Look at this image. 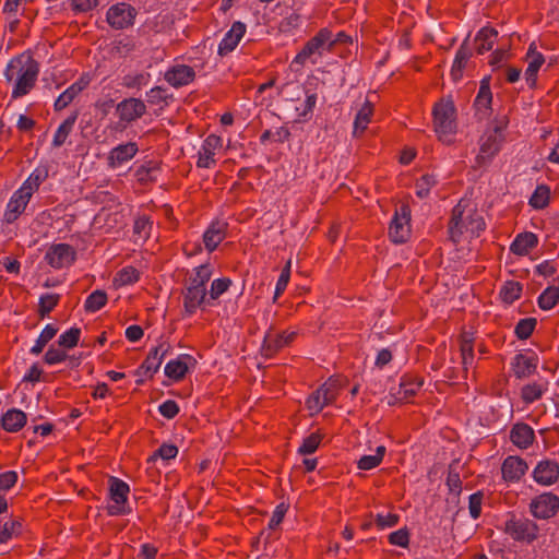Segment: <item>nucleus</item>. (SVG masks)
Here are the masks:
<instances>
[{"instance_id":"nucleus-39","label":"nucleus","mask_w":559,"mask_h":559,"mask_svg":"<svg viewBox=\"0 0 559 559\" xmlns=\"http://www.w3.org/2000/svg\"><path fill=\"white\" fill-rule=\"evenodd\" d=\"M550 201V188L547 185H538L530 198L528 204L535 210H543Z\"/></svg>"},{"instance_id":"nucleus-12","label":"nucleus","mask_w":559,"mask_h":559,"mask_svg":"<svg viewBox=\"0 0 559 559\" xmlns=\"http://www.w3.org/2000/svg\"><path fill=\"white\" fill-rule=\"evenodd\" d=\"M75 259L76 251L68 243L52 245L45 254L46 262L53 269L70 266Z\"/></svg>"},{"instance_id":"nucleus-20","label":"nucleus","mask_w":559,"mask_h":559,"mask_svg":"<svg viewBox=\"0 0 559 559\" xmlns=\"http://www.w3.org/2000/svg\"><path fill=\"white\" fill-rule=\"evenodd\" d=\"M197 365V359L189 355V354H182L177 359L170 360L165 366V374L174 380V381H180L182 380L189 368L194 367Z\"/></svg>"},{"instance_id":"nucleus-60","label":"nucleus","mask_w":559,"mask_h":559,"mask_svg":"<svg viewBox=\"0 0 559 559\" xmlns=\"http://www.w3.org/2000/svg\"><path fill=\"white\" fill-rule=\"evenodd\" d=\"M389 543L391 545L400 546L403 548L409 545V532L407 528L397 530L389 535Z\"/></svg>"},{"instance_id":"nucleus-8","label":"nucleus","mask_w":559,"mask_h":559,"mask_svg":"<svg viewBox=\"0 0 559 559\" xmlns=\"http://www.w3.org/2000/svg\"><path fill=\"white\" fill-rule=\"evenodd\" d=\"M130 488L129 485L117 478H109V495L114 504L107 507V514L111 516L124 515L130 513V508L127 506L128 495Z\"/></svg>"},{"instance_id":"nucleus-22","label":"nucleus","mask_w":559,"mask_h":559,"mask_svg":"<svg viewBox=\"0 0 559 559\" xmlns=\"http://www.w3.org/2000/svg\"><path fill=\"white\" fill-rule=\"evenodd\" d=\"M228 229V223L215 219L203 234V242L209 252H213L217 246L225 239Z\"/></svg>"},{"instance_id":"nucleus-62","label":"nucleus","mask_w":559,"mask_h":559,"mask_svg":"<svg viewBox=\"0 0 559 559\" xmlns=\"http://www.w3.org/2000/svg\"><path fill=\"white\" fill-rule=\"evenodd\" d=\"M156 174L157 171L154 170V168L139 167L135 170L134 176L141 185H147L157 180Z\"/></svg>"},{"instance_id":"nucleus-16","label":"nucleus","mask_w":559,"mask_h":559,"mask_svg":"<svg viewBox=\"0 0 559 559\" xmlns=\"http://www.w3.org/2000/svg\"><path fill=\"white\" fill-rule=\"evenodd\" d=\"M296 332L274 333L267 332L263 340L262 354L270 358L277 354L283 347L289 345L296 338Z\"/></svg>"},{"instance_id":"nucleus-49","label":"nucleus","mask_w":559,"mask_h":559,"mask_svg":"<svg viewBox=\"0 0 559 559\" xmlns=\"http://www.w3.org/2000/svg\"><path fill=\"white\" fill-rule=\"evenodd\" d=\"M59 329L56 324H47L37 336V354L57 335Z\"/></svg>"},{"instance_id":"nucleus-61","label":"nucleus","mask_w":559,"mask_h":559,"mask_svg":"<svg viewBox=\"0 0 559 559\" xmlns=\"http://www.w3.org/2000/svg\"><path fill=\"white\" fill-rule=\"evenodd\" d=\"M289 506L285 502H281L274 510L272 518L269 522V528L275 530L284 520L285 514L288 511Z\"/></svg>"},{"instance_id":"nucleus-64","label":"nucleus","mask_w":559,"mask_h":559,"mask_svg":"<svg viewBox=\"0 0 559 559\" xmlns=\"http://www.w3.org/2000/svg\"><path fill=\"white\" fill-rule=\"evenodd\" d=\"M159 413L167 419H173L179 414V406L174 400H167L158 407Z\"/></svg>"},{"instance_id":"nucleus-45","label":"nucleus","mask_w":559,"mask_h":559,"mask_svg":"<svg viewBox=\"0 0 559 559\" xmlns=\"http://www.w3.org/2000/svg\"><path fill=\"white\" fill-rule=\"evenodd\" d=\"M140 280V272L134 266H126L117 272L115 282H118L119 285H131L136 283Z\"/></svg>"},{"instance_id":"nucleus-25","label":"nucleus","mask_w":559,"mask_h":559,"mask_svg":"<svg viewBox=\"0 0 559 559\" xmlns=\"http://www.w3.org/2000/svg\"><path fill=\"white\" fill-rule=\"evenodd\" d=\"M527 463L520 456H508L501 466L502 478L506 481H518L527 471Z\"/></svg>"},{"instance_id":"nucleus-14","label":"nucleus","mask_w":559,"mask_h":559,"mask_svg":"<svg viewBox=\"0 0 559 559\" xmlns=\"http://www.w3.org/2000/svg\"><path fill=\"white\" fill-rule=\"evenodd\" d=\"M116 112L121 122L131 123L146 114V105L140 98H124L117 104Z\"/></svg>"},{"instance_id":"nucleus-6","label":"nucleus","mask_w":559,"mask_h":559,"mask_svg":"<svg viewBox=\"0 0 559 559\" xmlns=\"http://www.w3.org/2000/svg\"><path fill=\"white\" fill-rule=\"evenodd\" d=\"M34 185L35 178L33 177V174H31L23 186L13 193L4 212V221L7 223L11 224L15 222L17 217L24 212L33 195Z\"/></svg>"},{"instance_id":"nucleus-32","label":"nucleus","mask_w":559,"mask_h":559,"mask_svg":"<svg viewBox=\"0 0 559 559\" xmlns=\"http://www.w3.org/2000/svg\"><path fill=\"white\" fill-rule=\"evenodd\" d=\"M538 243V238L534 233L525 231L519 234L510 246V251L516 255H526L531 249Z\"/></svg>"},{"instance_id":"nucleus-38","label":"nucleus","mask_w":559,"mask_h":559,"mask_svg":"<svg viewBox=\"0 0 559 559\" xmlns=\"http://www.w3.org/2000/svg\"><path fill=\"white\" fill-rule=\"evenodd\" d=\"M60 295L59 294H44L39 297V301L37 304V318L39 320L45 319L49 316V313L55 309V307L59 304Z\"/></svg>"},{"instance_id":"nucleus-43","label":"nucleus","mask_w":559,"mask_h":559,"mask_svg":"<svg viewBox=\"0 0 559 559\" xmlns=\"http://www.w3.org/2000/svg\"><path fill=\"white\" fill-rule=\"evenodd\" d=\"M438 183L436 177L430 174L423 175L416 180V195L420 199L427 198L432 187Z\"/></svg>"},{"instance_id":"nucleus-28","label":"nucleus","mask_w":559,"mask_h":559,"mask_svg":"<svg viewBox=\"0 0 559 559\" xmlns=\"http://www.w3.org/2000/svg\"><path fill=\"white\" fill-rule=\"evenodd\" d=\"M424 384V378L413 374H405L402 377L401 383H400V390L399 395L401 397H395L393 402H389V405H394L397 400H408L417 394V392L421 389Z\"/></svg>"},{"instance_id":"nucleus-57","label":"nucleus","mask_w":559,"mask_h":559,"mask_svg":"<svg viewBox=\"0 0 559 559\" xmlns=\"http://www.w3.org/2000/svg\"><path fill=\"white\" fill-rule=\"evenodd\" d=\"M68 358L66 350L56 348L51 345L45 353L43 360L47 365H55L64 361Z\"/></svg>"},{"instance_id":"nucleus-7","label":"nucleus","mask_w":559,"mask_h":559,"mask_svg":"<svg viewBox=\"0 0 559 559\" xmlns=\"http://www.w3.org/2000/svg\"><path fill=\"white\" fill-rule=\"evenodd\" d=\"M411 207L402 204L395 210L394 216L389 226V237L394 243H404L411 237Z\"/></svg>"},{"instance_id":"nucleus-51","label":"nucleus","mask_w":559,"mask_h":559,"mask_svg":"<svg viewBox=\"0 0 559 559\" xmlns=\"http://www.w3.org/2000/svg\"><path fill=\"white\" fill-rule=\"evenodd\" d=\"M230 285L231 280L228 277L214 280L211 284L210 299L216 300L221 295L228 290Z\"/></svg>"},{"instance_id":"nucleus-53","label":"nucleus","mask_w":559,"mask_h":559,"mask_svg":"<svg viewBox=\"0 0 559 559\" xmlns=\"http://www.w3.org/2000/svg\"><path fill=\"white\" fill-rule=\"evenodd\" d=\"M173 96L166 93L162 86H155L147 92V103L151 105H158L160 103L168 104V99Z\"/></svg>"},{"instance_id":"nucleus-48","label":"nucleus","mask_w":559,"mask_h":559,"mask_svg":"<svg viewBox=\"0 0 559 559\" xmlns=\"http://www.w3.org/2000/svg\"><path fill=\"white\" fill-rule=\"evenodd\" d=\"M80 336L81 330L79 328H71L60 335L58 344L63 348H73L78 345Z\"/></svg>"},{"instance_id":"nucleus-56","label":"nucleus","mask_w":559,"mask_h":559,"mask_svg":"<svg viewBox=\"0 0 559 559\" xmlns=\"http://www.w3.org/2000/svg\"><path fill=\"white\" fill-rule=\"evenodd\" d=\"M150 74L138 73L134 75L128 74L123 76L122 85L127 88H141L146 85Z\"/></svg>"},{"instance_id":"nucleus-11","label":"nucleus","mask_w":559,"mask_h":559,"mask_svg":"<svg viewBox=\"0 0 559 559\" xmlns=\"http://www.w3.org/2000/svg\"><path fill=\"white\" fill-rule=\"evenodd\" d=\"M559 511V497L552 492H543L532 499L530 512L539 520H548Z\"/></svg>"},{"instance_id":"nucleus-18","label":"nucleus","mask_w":559,"mask_h":559,"mask_svg":"<svg viewBox=\"0 0 559 559\" xmlns=\"http://www.w3.org/2000/svg\"><path fill=\"white\" fill-rule=\"evenodd\" d=\"M90 74L83 73L78 81L71 84L59 95L53 104L55 110L60 111L68 107L74 100V98L90 85Z\"/></svg>"},{"instance_id":"nucleus-47","label":"nucleus","mask_w":559,"mask_h":559,"mask_svg":"<svg viewBox=\"0 0 559 559\" xmlns=\"http://www.w3.org/2000/svg\"><path fill=\"white\" fill-rule=\"evenodd\" d=\"M322 441V435L313 432L304 439L298 452L302 455L312 454L317 451L319 444Z\"/></svg>"},{"instance_id":"nucleus-50","label":"nucleus","mask_w":559,"mask_h":559,"mask_svg":"<svg viewBox=\"0 0 559 559\" xmlns=\"http://www.w3.org/2000/svg\"><path fill=\"white\" fill-rule=\"evenodd\" d=\"M22 523L17 520H11L0 527V543H7L13 535L21 533Z\"/></svg>"},{"instance_id":"nucleus-17","label":"nucleus","mask_w":559,"mask_h":559,"mask_svg":"<svg viewBox=\"0 0 559 559\" xmlns=\"http://www.w3.org/2000/svg\"><path fill=\"white\" fill-rule=\"evenodd\" d=\"M533 478L543 486L554 485L559 479V463L549 459L538 462L533 471Z\"/></svg>"},{"instance_id":"nucleus-19","label":"nucleus","mask_w":559,"mask_h":559,"mask_svg":"<svg viewBox=\"0 0 559 559\" xmlns=\"http://www.w3.org/2000/svg\"><path fill=\"white\" fill-rule=\"evenodd\" d=\"M465 207L459 202L451 212V217L448 223L449 239L453 243H459L464 231L468 230L467 219L465 221L463 215Z\"/></svg>"},{"instance_id":"nucleus-23","label":"nucleus","mask_w":559,"mask_h":559,"mask_svg":"<svg viewBox=\"0 0 559 559\" xmlns=\"http://www.w3.org/2000/svg\"><path fill=\"white\" fill-rule=\"evenodd\" d=\"M245 33L246 24L240 21L234 22L231 28L225 34L224 38L219 43L217 53L221 57H225L237 47Z\"/></svg>"},{"instance_id":"nucleus-34","label":"nucleus","mask_w":559,"mask_h":559,"mask_svg":"<svg viewBox=\"0 0 559 559\" xmlns=\"http://www.w3.org/2000/svg\"><path fill=\"white\" fill-rule=\"evenodd\" d=\"M497 36L498 32L493 27L485 26L480 28L475 37L476 52L483 55L491 50Z\"/></svg>"},{"instance_id":"nucleus-31","label":"nucleus","mask_w":559,"mask_h":559,"mask_svg":"<svg viewBox=\"0 0 559 559\" xmlns=\"http://www.w3.org/2000/svg\"><path fill=\"white\" fill-rule=\"evenodd\" d=\"M139 151L135 142H128L114 147L108 156L109 165L115 167L130 160Z\"/></svg>"},{"instance_id":"nucleus-9","label":"nucleus","mask_w":559,"mask_h":559,"mask_svg":"<svg viewBox=\"0 0 559 559\" xmlns=\"http://www.w3.org/2000/svg\"><path fill=\"white\" fill-rule=\"evenodd\" d=\"M332 36V31L328 27H323L319 29V32L306 41L302 49L296 55L292 64H298L299 67H304L306 61L311 58L313 55H322V50L328 47V41Z\"/></svg>"},{"instance_id":"nucleus-33","label":"nucleus","mask_w":559,"mask_h":559,"mask_svg":"<svg viewBox=\"0 0 559 559\" xmlns=\"http://www.w3.org/2000/svg\"><path fill=\"white\" fill-rule=\"evenodd\" d=\"M26 424V415L20 409H9L1 417V427L9 432L19 431Z\"/></svg>"},{"instance_id":"nucleus-30","label":"nucleus","mask_w":559,"mask_h":559,"mask_svg":"<svg viewBox=\"0 0 559 559\" xmlns=\"http://www.w3.org/2000/svg\"><path fill=\"white\" fill-rule=\"evenodd\" d=\"M491 76L487 75L481 79L479 90L474 100V108L477 112L485 111L487 115L491 110L492 93L490 90Z\"/></svg>"},{"instance_id":"nucleus-58","label":"nucleus","mask_w":559,"mask_h":559,"mask_svg":"<svg viewBox=\"0 0 559 559\" xmlns=\"http://www.w3.org/2000/svg\"><path fill=\"white\" fill-rule=\"evenodd\" d=\"M483 499L484 493L480 490L469 496L468 509L469 514L474 520H477L480 516Z\"/></svg>"},{"instance_id":"nucleus-55","label":"nucleus","mask_w":559,"mask_h":559,"mask_svg":"<svg viewBox=\"0 0 559 559\" xmlns=\"http://www.w3.org/2000/svg\"><path fill=\"white\" fill-rule=\"evenodd\" d=\"M526 58L530 60L528 68H531L532 70H535L536 72H538V70L545 62V58H544L543 53H540L536 50V46L534 43H532L530 45L527 53H526Z\"/></svg>"},{"instance_id":"nucleus-63","label":"nucleus","mask_w":559,"mask_h":559,"mask_svg":"<svg viewBox=\"0 0 559 559\" xmlns=\"http://www.w3.org/2000/svg\"><path fill=\"white\" fill-rule=\"evenodd\" d=\"M99 0H71V9L76 13H86L98 7Z\"/></svg>"},{"instance_id":"nucleus-13","label":"nucleus","mask_w":559,"mask_h":559,"mask_svg":"<svg viewBox=\"0 0 559 559\" xmlns=\"http://www.w3.org/2000/svg\"><path fill=\"white\" fill-rule=\"evenodd\" d=\"M503 140L504 138L501 127H495L491 132L485 134L480 144L479 154L476 156L477 165L483 166L489 162L491 157L500 151Z\"/></svg>"},{"instance_id":"nucleus-35","label":"nucleus","mask_w":559,"mask_h":559,"mask_svg":"<svg viewBox=\"0 0 559 559\" xmlns=\"http://www.w3.org/2000/svg\"><path fill=\"white\" fill-rule=\"evenodd\" d=\"M79 110L73 111L57 129L52 144L56 147H59L64 144L67 138L71 133L73 126L75 124L79 118Z\"/></svg>"},{"instance_id":"nucleus-3","label":"nucleus","mask_w":559,"mask_h":559,"mask_svg":"<svg viewBox=\"0 0 559 559\" xmlns=\"http://www.w3.org/2000/svg\"><path fill=\"white\" fill-rule=\"evenodd\" d=\"M433 127L439 140L449 141V136L456 132V108L453 100L441 98L432 108Z\"/></svg>"},{"instance_id":"nucleus-54","label":"nucleus","mask_w":559,"mask_h":559,"mask_svg":"<svg viewBox=\"0 0 559 559\" xmlns=\"http://www.w3.org/2000/svg\"><path fill=\"white\" fill-rule=\"evenodd\" d=\"M178 454V448L175 444L163 443L154 454L148 459L150 461H155L156 457H162L165 461L175 459Z\"/></svg>"},{"instance_id":"nucleus-37","label":"nucleus","mask_w":559,"mask_h":559,"mask_svg":"<svg viewBox=\"0 0 559 559\" xmlns=\"http://www.w3.org/2000/svg\"><path fill=\"white\" fill-rule=\"evenodd\" d=\"M523 286L516 281H507L500 289L499 296L503 304L512 305L515 300L520 299Z\"/></svg>"},{"instance_id":"nucleus-29","label":"nucleus","mask_w":559,"mask_h":559,"mask_svg":"<svg viewBox=\"0 0 559 559\" xmlns=\"http://www.w3.org/2000/svg\"><path fill=\"white\" fill-rule=\"evenodd\" d=\"M472 49L468 46V38H466L455 53V58L451 69V78L454 82H457L463 76V70L466 67L467 61L472 57Z\"/></svg>"},{"instance_id":"nucleus-27","label":"nucleus","mask_w":559,"mask_h":559,"mask_svg":"<svg viewBox=\"0 0 559 559\" xmlns=\"http://www.w3.org/2000/svg\"><path fill=\"white\" fill-rule=\"evenodd\" d=\"M510 440L520 449H527L535 440L533 428L525 423H516L510 430Z\"/></svg>"},{"instance_id":"nucleus-44","label":"nucleus","mask_w":559,"mask_h":559,"mask_svg":"<svg viewBox=\"0 0 559 559\" xmlns=\"http://www.w3.org/2000/svg\"><path fill=\"white\" fill-rule=\"evenodd\" d=\"M537 320L535 318L521 319L515 325L514 333L519 340H527L533 334Z\"/></svg>"},{"instance_id":"nucleus-24","label":"nucleus","mask_w":559,"mask_h":559,"mask_svg":"<svg viewBox=\"0 0 559 559\" xmlns=\"http://www.w3.org/2000/svg\"><path fill=\"white\" fill-rule=\"evenodd\" d=\"M222 146V139L216 134H210L203 141L202 147L199 152L197 166L199 168H210L215 164V151Z\"/></svg>"},{"instance_id":"nucleus-41","label":"nucleus","mask_w":559,"mask_h":559,"mask_svg":"<svg viewBox=\"0 0 559 559\" xmlns=\"http://www.w3.org/2000/svg\"><path fill=\"white\" fill-rule=\"evenodd\" d=\"M107 293L103 289L94 290L85 300L84 309L86 312H96L107 304Z\"/></svg>"},{"instance_id":"nucleus-36","label":"nucleus","mask_w":559,"mask_h":559,"mask_svg":"<svg viewBox=\"0 0 559 559\" xmlns=\"http://www.w3.org/2000/svg\"><path fill=\"white\" fill-rule=\"evenodd\" d=\"M373 114V105L366 100L362 107L358 110L354 121V135H360L365 132L370 122Z\"/></svg>"},{"instance_id":"nucleus-26","label":"nucleus","mask_w":559,"mask_h":559,"mask_svg":"<svg viewBox=\"0 0 559 559\" xmlns=\"http://www.w3.org/2000/svg\"><path fill=\"white\" fill-rule=\"evenodd\" d=\"M538 365V357L536 355L527 356L522 353L516 354L513 362H512V369L514 372V376L518 379H524L528 378L530 376L534 374L537 370Z\"/></svg>"},{"instance_id":"nucleus-21","label":"nucleus","mask_w":559,"mask_h":559,"mask_svg":"<svg viewBox=\"0 0 559 559\" xmlns=\"http://www.w3.org/2000/svg\"><path fill=\"white\" fill-rule=\"evenodd\" d=\"M164 78L171 86L179 88L195 80V71L190 66L177 64L168 69Z\"/></svg>"},{"instance_id":"nucleus-10","label":"nucleus","mask_w":559,"mask_h":559,"mask_svg":"<svg viewBox=\"0 0 559 559\" xmlns=\"http://www.w3.org/2000/svg\"><path fill=\"white\" fill-rule=\"evenodd\" d=\"M138 11L127 2H118L111 5L106 14V20L114 29H124L134 24Z\"/></svg>"},{"instance_id":"nucleus-40","label":"nucleus","mask_w":559,"mask_h":559,"mask_svg":"<svg viewBox=\"0 0 559 559\" xmlns=\"http://www.w3.org/2000/svg\"><path fill=\"white\" fill-rule=\"evenodd\" d=\"M559 302V287L548 286L538 297L537 304L542 310H550Z\"/></svg>"},{"instance_id":"nucleus-42","label":"nucleus","mask_w":559,"mask_h":559,"mask_svg":"<svg viewBox=\"0 0 559 559\" xmlns=\"http://www.w3.org/2000/svg\"><path fill=\"white\" fill-rule=\"evenodd\" d=\"M545 391L546 386L543 384L536 382L528 383L521 389V399L525 404H531L539 400Z\"/></svg>"},{"instance_id":"nucleus-46","label":"nucleus","mask_w":559,"mask_h":559,"mask_svg":"<svg viewBox=\"0 0 559 559\" xmlns=\"http://www.w3.org/2000/svg\"><path fill=\"white\" fill-rule=\"evenodd\" d=\"M152 226L153 222L148 216H139L134 221L133 234L136 235L140 239L146 240L150 237Z\"/></svg>"},{"instance_id":"nucleus-2","label":"nucleus","mask_w":559,"mask_h":559,"mask_svg":"<svg viewBox=\"0 0 559 559\" xmlns=\"http://www.w3.org/2000/svg\"><path fill=\"white\" fill-rule=\"evenodd\" d=\"M193 271L194 275L189 276L185 289L182 290L183 309L189 316L193 314L205 301L206 284L213 274V269L210 263L201 264Z\"/></svg>"},{"instance_id":"nucleus-4","label":"nucleus","mask_w":559,"mask_h":559,"mask_svg":"<svg viewBox=\"0 0 559 559\" xmlns=\"http://www.w3.org/2000/svg\"><path fill=\"white\" fill-rule=\"evenodd\" d=\"M345 379L341 376L330 377L320 388L308 399L307 405L310 409L320 412L324 406L335 402L340 394Z\"/></svg>"},{"instance_id":"nucleus-5","label":"nucleus","mask_w":559,"mask_h":559,"mask_svg":"<svg viewBox=\"0 0 559 559\" xmlns=\"http://www.w3.org/2000/svg\"><path fill=\"white\" fill-rule=\"evenodd\" d=\"M504 533L515 542L532 544L538 538L539 526L533 520L512 514L504 523Z\"/></svg>"},{"instance_id":"nucleus-52","label":"nucleus","mask_w":559,"mask_h":559,"mask_svg":"<svg viewBox=\"0 0 559 559\" xmlns=\"http://www.w3.org/2000/svg\"><path fill=\"white\" fill-rule=\"evenodd\" d=\"M290 278V260L287 261L285 266L282 269L281 275L277 280L275 293H274V301L285 292L288 282Z\"/></svg>"},{"instance_id":"nucleus-1","label":"nucleus","mask_w":559,"mask_h":559,"mask_svg":"<svg viewBox=\"0 0 559 559\" xmlns=\"http://www.w3.org/2000/svg\"><path fill=\"white\" fill-rule=\"evenodd\" d=\"M4 78L13 82L12 98L27 95L35 87V57L31 49L13 57L5 67Z\"/></svg>"},{"instance_id":"nucleus-59","label":"nucleus","mask_w":559,"mask_h":559,"mask_svg":"<svg viewBox=\"0 0 559 559\" xmlns=\"http://www.w3.org/2000/svg\"><path fill=\"white\" fill-rule=\"evenodd\" d=\"M467 227L473 235L479 236L486 229V223L481 215L474 212L467 216Z\"/></svg>"},{"instance_id":"nucleus-15","label":"nucleus","mask_w":559,"mask_h":559,"mask_svg":"<svg viewBox=\"0 0 559 559\" xmlns=\"http://www.w3.org/2000/svg\"><path fill=\"white\" fill-rule=\"evenodd\" d=\"M170 348V345L167 343L159 344L155 347H153L144 361L141 364V366L136 370L138 376H145L148 379H152L154 373L158 371L164 356L167 354L168 349Z\"/></svg>"}]
</instances>
